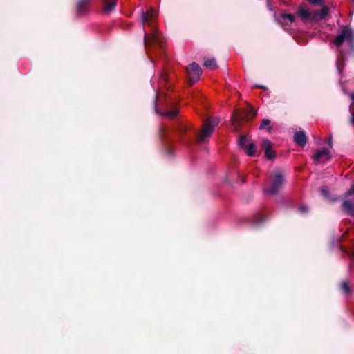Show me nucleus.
I'll return each instance as SVG.
<instances>
[{
	"label": "nucleus",
	"instance_id": "obj_1",
	"mask_svg": "<svg viewBox=\"0 0 354 354\" xmlns=\"http://www.w3.org/2000/svg\"><path fill=\"white\" fill-rule=\"evenodd\" d=\"M313 6H320L319 10H309L300 6L297 10V15L304 24H316L324 20L328 15L330 9L325 5V0H308Z\"/></svg>",
	"mask_w": 354,
	"mask_h": 354
},
{
	"label": "nucleus",
	"instance_id": "obj_2",
	"mask_svg": "<svg viewBox=\"0 0 354 354\" xmlns=\"http://www.w3.org/2000/svg\"><path fill=\"white\" fill-rule=\"evenodd\" d=\"M156 16L157 12L153 8H150L149 11L145 12L142 10L140 12L142 27H144L145 23H147L148 26L153 28V32L149 36L145 32L144 34L143 40L147 48H148L149 45H158L160 47H162V41L161 40L160 36L156 30L153 28L152 24L153 19H155Z\"/></svg>",
	"mask_w": 354,
	"mask_h": 354
},
{
	"label": "nucleus",
	"instance_id": "obj_3",
	"mask_svg": "<svg viewBox=\"0 0 354 354\" xmlns=\"http://www.w3.org/2000/svg\"><path fill=\"white\" fill-rule=\"evenodd\" d=\"M346 43L350 52L354 50V31L350 28H344L333 40V44L337 47L341 46Z\"/></svg>",
	"mask_w": 354,
	"mask_h": 354
},
{
	"label": "nucleus",
	"instance_id": "obj_4",
	"mask_svg": "<svg viewBox=\"0 0 354 354\" xmlns=\"http://www.w3.org/2000/svg\"><path fill=\"white\" fill-rule=\"evenodd\" d=\"M219 122L220 119L217 117L211 118L206 120L204 122L200 134L198 136V142L200 143L205 142L206 140L210 137Z\"/></svg>",
	"mask_w": 354,
	"mask_h": 354
},
{
	"label": "nucleus",
	"instance_id": "obj_5",
	"mask_svg": "<svg viewBox=\"0 0 354 354\" xmlns=\"http://www.w3.org/2000/svg\"><path fill=\"white\" fill-rule=\"evenodd\" d=\"M284 183V175L279 170H277L272 176L270 186L264 189V193L271 196L275 195L281 190Z\"/></svg>",
	"mask_w": 354,
	"mask_h": 354
},
{
	"label": "nucleus",
	"instance_id": "obj_6",
	"mask_svg": "<svg viewBox=\"0 0 354 354\" xmlns=\"http://www.w3.org/2000/svg\"><path fill=\"white\" fill-rule=\"evenodd\" d=\"M342 208L346 214L354 218V185L344 194Z\"/></svg>",
	"mask_w": 354,
	"mask_h": 354
},
{
	"label": "nucleus",
	"instance_id": "obj_7",
	"mask_svg": "<svg viewBox=\"0 0 354 354\" xmlns=\"http://www.w3.org/2000/svg\"><path fill=\"white\" fill-rule=\"evenodd\" d=\"M187 72L192 82L194 83L199 79L202 73V70L198 64L193 62L189 66Z\"/></svg>",
	"mask_w": 354,
	"mask_h": 354
},
{
	"label": "nucleus",
	"instance_id": "obj_8",
	"mask_svg": "<svg viewBox=\"0 0 354 354\" xmlns=\"http://www.w3.org/2000/svg\"><path fill=\"white\" fill-rule=\"evenodd\" d=\"M158 93H156L155 96V106L154 109L157 114L162 116H165L169 118H173L176 117L178 114V111L176 110H163L158 107Z\"/></svg>",
	"mask_w": 354,
	"mask_h": 354
},
{
	"label": "nucleus",
	"instance_id": "obj_9",
	"mask_svg": "<svg viewBox=\"0 0 354 354\" xmlns=\"http://www.w3.org/2000/svg\"><path fill=\"white\" fill-rule=\"evenodd\" d=\"M313 159L316 163L325 162L330 159V153L327 149L324 148L316 151L315 153L313 156Z\"/></svg>",
	"mask_w": 354,
	"mask_h": 354
},
{
	"label": "nucleus",
	"instance_id": "obj_10",
	"mask_svg": "<svg viewBox=\"0 0 354 354\" xmlns=\"http://www.w3.org/2000/svg\"><path fill=\"white\" fill-rule=\"evenodd\" d=\"M90 0H78L76 5V12L80 16L88 13Z\"/></svg>",
	"mask_w": 354,
	"mask_h": 354
},
{
	"label": "nucleus",
	"instance_id": "obj_11",
	"mask_svg": "<svg viewBox=\"0 0 354 354\" xmlns=\"http://www.w3.org/2000/svg\"><path fill=\"white\" fill-rule=\"evenodd\" d=\"M262 147L265 149V155L268 160H272L275 156L274 151L272 149V143L268 139H263L261 143Z\"/></svg>",
	"mask_w": 354,
	"mask_h": 354
},
{
	"label": "nucleus",
	"instance_id": "obj_12",
	"mask_svg": "<svg viewBox=\"0 0 354 354\" xmlns=\"http://www.w3.org/2000/svg\"><path fill=\"white\" fill-rule=\"evenodd\" d=\"M103 8L102 13L104 15H109L115 8L117 0H102Z\"/></svg>",
	"mask_w": 354,
	"mask_h": 354
},
{
	"label": "nucleus",
	"instance_id": "obj_13",
	"mask_svg": "<svg viewBox=\"0 0 354 354\" xmlns=\"http://www.w3.org/2000/svg\"><path fill=\"white\" fill-rule=\"evenodd\" d=\"M293 141L299 146L304 147L307 142V137L304 131H296L293 136Z\"/></svg>",
	"mask_w": 354,
	"mask_h": 354
},
{
	"label": "nucleus",
	"instance_id": "obj_14",
	"mask_svg": "<svg viewBox=\"0 0 354 354\" xmlns=\"http://www.w3.org/2000/svg\"><path fill=\"white\" fill-rule=\"evenodd\" d=\"M255 145L253 142L248 143L244 149L248 156H253L255 153Z\"/></svg>",
	"mask_w": 354,
	"mask_h": 354
},
{
	"label": "nucleus",
	"instance_id": "obj_15",
	"mask_svg": "<svg viewBox=\"0 0 354 354\" xmlns=\"http://www.w3.org/2000/svg\"><path fill=\"white\" fill-rule=\"evenodd\" d=\"M204 66L208 68H216L217 67L216 60L214 58L207 59L204 62Z\"/></svg>",
	"mask_w": 354,
	"mask_h": 354
},
{
	"label": "nucleus",
	"instance_id": "obj_16",
	"mask_svg": "<svg viewBox=\"0 0 354 354\" xmlns=\"http://www.w3.org/2000/svg\"><path fill=\"white\" fill-rule=\"evenodd\" d=\"M340 289L345 295H349L351 293V288L346 281L342 282Z\"/></svg>",
	"mask_w": 354,
	"mask_h": 354
},
{
	"label": "nucleus",
	"instance_id": "obj_17",
	"mask_svg": "<svg viewBox=\"0 0 354 354\" xmlns=\"http://www.w3.org/2000/svg\"><path fill=\"white\" fill-rule=\"evenodd\" d=\"M270 121L268 119H263L261 123L259 129H263L266 127H268L267 131L270 132L272 130V127L270 126Z\"/></svg>",
	"mask_w": 354,
	"mask_h": 354
},
{
	"label": "nucleus",
	"instance_id": "obj_18",
	"mask_svg": "<svg viewBox=\"0 0 354 354\" xmlns=\"http://www.w3.org/2000/svg\"><path fill=\"white\" fill-rule=\"evenodd\" d=\"M248 138L245 136H241L239 138V146L244 148L247 145Z\"/></svg>",
	"mask_w": 354,
	"mask_h": 354
},
{
	"label": "nucleus",
	"instance_id": "obj_19",
	"mask_svg": "<svg viewBox=\"0 0 354 354\" xmlns=\"http://www.w3.org/2000/svg\"><path fill=\"white\" fill-rule=\"evenodd\" d=\"M281 18L283 20H288L290 23H292L295 21V16L292 14H282Z\"/></svg>",
	"mask_w": 354,
	"mask_h": 354
},
{
	"label": "nucleus",
	"instance_id": "obj_20",
	"mask_svg": "<svg viewBox=\"0 0 354 354\" xmlns=\"http://www.w3.org/2000/svg\"><path fill=\"white\" fill-rule=\"evenodd\" d=\"M338 53H339V55H338V58H337V68L338 73H340L339 65H340V62H342V60L344 59V53L342 51H341L340 50H338Z\"/></svg>",
	"mask_w": 354,
	"mask_h": 354
},
{
	"label": "nucleus",
	"instance_id": "obj_21",
	"mask_svg": "<svg viewBox=\"0 0 354 354\" xmlns=\"http://www.w3.org/2000/svg\"><path fill=\"white\" fill-rule=\"evenodd\" d=\"M266 220V218L263 216H259V217L256 218L254 221V223L256 226H260L261 224H263Z\"/></svg>",
	"mask_w": 354,
	"mask_h": 354
},
{
	"label": "nucleus",
	"instance_id": "obj_22",
	"mask_svg": "<svg viewBox=\"0 0 354 354\" xmlns=\"http://www.w3.org/2000/svg\"><path fill=\"white\" fill-rule=\"evenodd\" d=\"M320 192H321V194L326 198H330L329 197V191L328 189L326 187H322L320 188Z\"/></svg>",
	"mask_w": 354,
	"mask_h": 354
},
{
	"label": "nucleus",
	"instance_id": "obj_23",
	"mask_svg": "<svg viewBox=\"0 0 354 354\" xmlns=\"http://www.w3.org/2000/svg\"><path fill=\"white\" fill-rule=\"evenodd\" d=\"M299 209L301 213H306L308 211V207L306 205H303L299 207Z\"/></svg>",
	"mask_w": 354,
	"mask_h": 354
},
{
	"label": "nucleus",
	"instance_id": "obj_24",
	"mask_svg": "<svg viewBox=\"0 0 354 354\" xmlns=\"http://www.w3.org/2000/svg\"><path fill=\"white\" fill-rule=\"evenodd\" d=\"M328 145H329L330 148L333 147V139H332V136L331 135L330 136V137L328 138Z\"/></svg>",
	"mask_w": 354,
	"mask_h": 354
},
{
	"label": "nucleus",
	"instance_id": "obj_25",
	"mask_svg": "<svg viewBox=\"0 0 354 354\" xmlns=\"http://www.w3.org/2000/svg\"><path fill=\"white\" fill-rule=\"evenodd\" d=\"M351 123L354 124V113L351 112Z\"/></svg>",
	"mask_w": 354,
	"mask_h": 354
},
{
	"label": "nucleus",
	"instance_id": "obj_26",
	"mask_svg": "<svg viewBox=\"0 0 354 354\" xmlns=\"http://www.w3.org/2000/svg\"><path fill=\"white\" fill-rule=\"evenodd\" d=\"M350 97L353 103H354V93L350 94Z\"/></svg>",
	"mask_w": 354,
	"mask_h": 354
},
{
	"label": "nucleus",
	"instance_id": "obj_27",
	"mask_svg": "<svg viewBox=\"0 0 354 354\" xmlns=\"http://www.w3.org/2000/svg\"><path fill=\"white\" fill-rule=\"evenodd\" d=\"M161 78L165 82L167 81V77L164 74H161Z\"/></svg>",
	"mask_w": 354,
	"mask_h": 354
},
{
	"label": "nucleus",
	"instance_id": "obj_28",
	"mask_svg": "<svg viewBox=\"0 0 354 354\" xmlns=\"http://www.w3.org/2000/svg\"><path fill=\"white\" fill-rule=\"evenodd\" d=\"M181 129L182 131H185L187 129V126L185 124H183Z\"/></svg>",
	"mask_w": 354,
	"mask_h": 354
},
{
	"label": "nucleus",
	"instance_id": "obj_29",
	"mask_svg": "<svg viewBox=\"0 0 354 354\" xmlns=\"http://www.w3.org/2000/svg\"><path fill=\"white\" fill-rule=\"evenodd\" d=\"M258 88H261L266 89V88L264 86H257Z\"/></svg>",
	"mask_w": 354,
	"mask_h": 354
},
{
	"label": "nucleus",
	"instance_id": "obj_30",
	"mask_svg": "<svg viewBox=\"0 0 354 354\" xmlns=\"http://www.w3.org/2000/svg\"><path fill=\"white\" fill-rule=\"evenodd\" d=\"M255 115H256V112H254V111H252V116H254Z\"/></svg>",
	"mask_w": 354,
	"mask_h": 354
},
{
	"label": "nucleus",
	"instance_id": "obj_31",
	"mask_svg": "<svg viewBox=\"0 0 354 354\" xmlns=\"http://www.w3.org/2000/svg\"><path fill=\"white\" fill-rule=\"evenodd\" d=\"M319 141H320V138H317V142H317V144H319Z\"/></svg>",
	"mask_w": 354,
	"mask_h": 354
}]
</instances>
